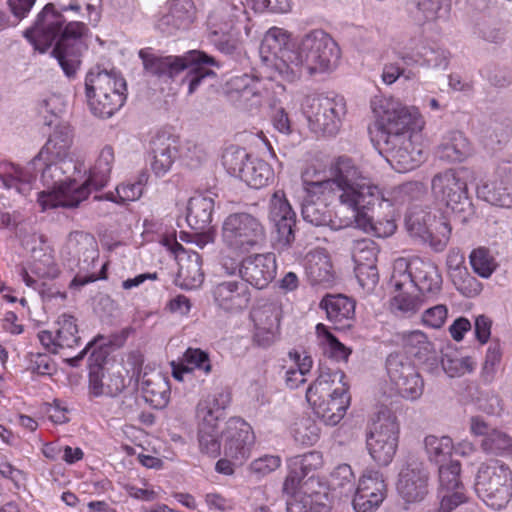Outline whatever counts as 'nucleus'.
Masks as SVG:
<instances>
[{
  "label": "nucleus",
  "instance_id": "obj_27",
  "mask_svg": "<svg viewBox=\"0 0 512 512\" xmlns=\"http://www.w3.org/2000/svg\"><path fill=\"white\" fill-rule=\"evenodd\" d=\"M226 93L237 107L245 110L259 107L263 99L261 81L249 74L232 76L226 82Z\"/></svg>",
  "mask_w": 512,
  "mask_h": 512
},
{
  "label": "nucleus",
  "instance_id": "obj_23",
  "mask_svg": "<svg viewBox=\"0 0 512 512\" xmlns=\"http://www.w3.org/2000/svg\"><path fill=\"white\" fill-rule=\"evenodd\" d=\"M269 220L276 230L278 243L289 246L295 239L296 214L283 190L275 191L270 199Z\"/></svg>",
  "mask_w": 512,
  "mask_h": 512
},
{
  "label": "nucleus",
  "instance_id": "obj_31",
  "mask_svg": "<svg viewBox=\"0 0 512 512\" xmlns=\"http://www.w3.org/2000/svg\"><path fill=\"white\" fill-rule=\"evenodd\" d=\"M254 322V341L258 346L269 347L278 334V312L272 305H265L254 309L251 313Z\"/></svg>",
  "mask_w": 512,
  "mask_h": 512
},
{
  "label": "nucleus",
  "instance_id": "obj_7",
  "mask_svg": "<svg viewBox=\"0 0 512 512\" xmlns=\"http://www.w3.org/2000/svg\"><path fill=\"white\" fill-rule=\"evenodd\" d=\"M127 85L118 72L92 69L85 78V93L90 111L99 118H109L126 101Z\"/></svg>",
  "mask_w": 512,
  "mask_h": 512
},
{
  "label": "nucleus",
  "instance_id": "obj_49",
  "mask_svg": "<svg viewBox=\"0 0 512 512\" xmlns=\"http://www.w3.org/2000/svg\"><path fill=\"white\" fill-rule=\"evenodd\" d=\"M177 156V148L173 140L159 138L154 142L151 169L157 177H162L171 169Z\"/></svg>",
  "mask_w": 512,
  "mask_h": 512
},
{
  "label": "nucleus",
  "instance_id": "obj_47",
  "mask_svg": "<svg viewBox=\"0 0 512 512\" xmlns=\"http://www.w3.org/2000/svg\"><path fill=\"white\" fill-rule=\"evenodd\" d=\"M322 113L328 117L331 115L330 122L322 123V134L329 136L336 135L342 125V119L346 113L344 98L335 92H328L322 97Z\"/></svg>",
  "mask_w": 512,
  "mask_h": 512
},
{
  "label": "nucleus",
  "instance_id": "obj_48",
  "mask_svg": "<svg viewBox=\"0 0 512 512\" xmlns=\"http://www.w3.org/2000/svg\"><path fill=\"white\" fill-rule=\"evenodd\" d=\"M477 195L484 201L498 207H512V192L506 179H493L477 187Z\"/></svg>",
  "mask_w": 512,
  "mask_h": 512
},
{
  "label": "nucleus",
  "instance_id": "obj_35",
  "mask_svg": "<svg viewBox=\"0 0 512 512\" xmlns=\"http://www.w3.org/2000/svg\"><path fill=\"white\" fill-rule=\"evenodd\" d=\"M323 485L327 490L324 496L331 502L339 501L342 497H348L355 487V476L351 466L339 464L334 467L325 483H322Z\"/></svg>",
  "mask_w": 512,
  "mask_h": 512
},
{
  "label": "nucleus",
  "instance_id": "obj_30",
  "mask_svg": "<svg viewBox=\"0 0 512 512\" xmlns=\"http://www.w3.org/2000/svg\"><path fill=\"white\" fill-rule=\"evenodd\" d=\"M168 11L158 21L157 27L164 33L173 34L188 29L194 21L192 0H169Z\"/></svg>",
  "mask_w": 512,
  "mask_h": 512
},
{
  "label": "nucleus",
  "instance_id": "obj_14",
  "mask_svg": "<svg viewBox=\"0 0 512 512\" xmlns=\"http://www.w3.org/2000/svg\"><path fill=\"white\" fill-rule=\"evenodd\" d=\"M391 389L408 401L418 400L424 391V380L410 359L402 354H391L386 361Z\"/></svg>",
  "mask_w": 512,
  "mask_h": 512
},
{
  "label": "nucleus",
  "instance_id": "obj_13",
  "mask_svg": "<svg viewBox=\"0 0 512 512\" xmlns=\"http://www.w3.org/2000/svg\"><path fill=\"white\" fill-rule=\"evenodd\" d=\"M406 226L412 237L429 244L436 252L446 248L451 235L447 218L438 211L412 210L406 217Z\"/></svg>",
  "mask_w": 512,
  "mask_h": 512
},
{
  "label": "nucleus",
  "instance_id": "obj_20",
  "mask_svg": "<svg viewBox=\"0 0 512 512\" xmlns=\"http://www.w3.org/2000/svg\"><path fill=\"white\" fill-rule=\"evenodd\" d=\"M61 257L71 266L89 269L98 261V245L95 238L83 231H73L67 236L61 250Z\"/></svg>",
  "mask_w": 512,
  "mask_h": 512
},
{
  "label": "nucleus",
  "instance_id": "obj_59",
  "mask_svg": "<svg viewBox=\"0 0 512 512\" xmlns=\"http://www.w3.org/2000/svg\"><path fill=\"white\" fill-rule=\"evenodd\" d=\"M341 49L328 34L322 32V74L332 73L340 65Z\"/></svg>",
  "mask_w": 512,
  "mask_h": 512
},
{
  "label": "nucleus",
  "instance_id": "obj_6",
  "mask_svg": "<svg viewBox=\"0 0 512 512\" xmlns=\"http://www.w3.org/2000/svg\"><path fill=\"white\" fill-rule=\"evenodd\" d=\"M139 57L144 69L159 77L172 78L187 70L183 82L187 83L189 94H193L205 78L215 75L210 66H218L213 57L198 50H191L183 56H158L147 48L139 51Z\"/></svg>",
  "mask_w": 512,
  "mask_h": 512
},
{
  "label": "nucleus",
  "instance_id": "obj_10",
  "mask_svg": "<svg viewBox=\"0 0 512 512\" xmlns=\"http://www.w3.org/2000/svg\"><path fill=\"white\" fill-rule=\"evenodd\" d=\"M266 241L261 220L247 212L229 214L222 222L221 242L225 250L240 255L260 248Z\"/></svg>",
  "mask_w": 512,
  "mask_h": 512
},
{
  "label": "nucleus",
  "instance_id": "obj_42",
  "mask_svg": "<svg viewBox=\"0 0 512 512\" xmlns=\"http://www.w3.org/2000/svg\"><path fill=\"white\" fill-rule=\"evenodd\" d=\"M378 249L376 244L370 239L358 240L352 248V257L355 262L356 277H362L365 270L369 269V280L374 282L377 278V260Z\"/></svg>",
  "mask_w": 512,
  "mask_h": 512
},
{
  "label": "nucleus",
  "instance_id": "obj_56",
  "mask_svg": "<svg viewBox=\"0 0 512 512\" xmlns=\"http://www.w3.org/2000/svg\"><path fill=\"white\" fill-rule=\"evenodd\" d=\"M395 290H414V273L411 269V261L406 258H397L393 263L390 279Z\"/></svg>",
  "mask_w": 512,
  "mask_h": 512
},
{
  "label": "nucleus",
  "instance_id": "obj_46",
  "mask_svg": "<svg viewBox=\"0 0 512 512\" xmlns=\"http://www.w3.org/2000/svg\"><path fill=\"white\" fill-rule=\"evenodd\" d=\"M404 346L407 353L413 355L420 361L430 362L431 373L438 368V360L434 354L433 344L428 340L426 334L420 330H414L404 336Z\"/></svg>",
  "mask_w": 512,
  "mask_h": 512
},
{
  "label": "nucleus",
  "instance_id": "obj_34",
  "mask_svg": "<svg viewBox=\"0 0 512 512\" xmlns=\"http://www.w3.org/2000/svg\"><path fill=\"white\" fill-rule=\"evenodd\" d=\"M511 484L512 471L510 467L499 460H492L481 464L478 468L474 488L478 492Z\"/></svg>",
  "mask_w": 512,
  "mask_h": 512
},
{
  "label": "nucleus",
  "instance_id": "obj_39",
  "mask_svg": "<svg viewBox=\"0 0 512 512\" xmlns=\"http://www.w3.org/2000/svg\"><path fill=\"white\" fill-rule=\"evenodd\" d=\"M38 239L40 245L31 249L30 270L38 278L55 279L59 276L60 269L53 250L46 244L43 236H39Z\"/></svg>",
  "mask_w": 512,
  "mask_h": 512
},
{
  "label": "nucleus",
  "instance_id": "obj_25",
  "mask_svg": "<svg viewBox=\"0 0 512 512\" xmlns=\"http://www.w3.org/2000/svg\"><path fill=\"white\" fill-rule=\"evenodd\" d=\"M429 475L423 464L410 461L399 472L397 491L407 503L422 501L428 493Z\"/></svg>",
  "mask_w": 512,
  "mask_h": 512
},
{
  "label": "nucleus",
  "instance_id": "obj_1",
  "mask_svg": "<svg viewBox=\"0 0 512 512\" xmlns=\"http://www.w3.org/2000/svg\"><path fill=\"white\" fill-rule=\"evenodd\" d=\"M371 109L378 144L390 166L399 173L420 166L425 161L421 135L424 121L418 109L386 96H375Z\"/></svg>",
  "mask_w": 512,
  "mask_h": 512
},
{
  "label": "nucleus",
  "instance_id": "obj_8",
  "mask_svg": "<svg viewBox=\"0 0 512 512\" xmlns=\"http://www.w3.org/2000/svg\"><path fill=\"white\" fill-rule=\"evenodd\" d=\"M473 172L467 167L449 168L435 174L431 180L432 195L452 213L465 222L472 213V204L467 193V182Z\"/></svg>",
  "mask_w": 512,
  "mask_h": 512
},
{
  "label": "nucleus",
  "instance_id": "obj_3",
  "mask_svg": "<svg viewBox=\"0 0 512 512\" xmlns=\"http://www.w3.org/2000/svg\"><path fill=\"white\" fill-rule=\"evenodd\" d=\"M64 18L48 3L38 13L33 26L23 32L24 37L41 53L56 41L52 51L67 77H73L81 63V36L86 31L82 22L72 21L62 28Z\"/></svg>",
  "mask_w": 512,
  "mask_h": 512
},
{
  "label": "nucleus",
  "instance_id": "obj_64",
  "mask_svg": "<svg viewBox=\"0 0 512 512\" xmlns=\"http://www.w3.org/2000/svg\"><path fill=\"white\" fill-rule=\"evenodd\" d=\"M455 288L466 297H475L482 290V283L472 276L468 270L451 279Z\"/></svg>",
  "mask_w": 512,
  "mask_h": 512
},
{
  "label": "nucleus",
  "instance_id": "obj_5",
  "mask_svg": "<svg viewBox=\"0 0 512 512\" xmlns=\"http://www.w3.org/2000/svg\"><path fill=\"white\" fill-rule=\"evenodd\" d=\"M329 178L322 180V195L336 185L341 209L351 211L355 207L363 211L370 204H376L382 199L378 186L362 175L361 170L352 159L341 156L330 166ZM365 213H360V221Z\"/></svg>",
  "mask_w": 512,
  "mask_h": 512
},
{
  "label": "nucleus",
  "instance_id": "obj_52",
  "mask_svg": "<svg viewBox=\"0 0 512 512\" xmlns=\"http://www.w3.org/2000/svg\"><path fill=\"white\" fill-rule=\"evenodd\" d=\"M424 447L430 461L441 463L450 457L454 444L449 436L428 435L424 439Z\"/></svg>",
  "mask_w": 512,
  "mask_h": 512
},
{
  "label": "nucleus",
  "instance_id": "obj_18",
  "mask_svg": "<svg viewBox=\"0 0 512 512\" xmlns=\"http://www.w3.org/2000/svg\"><path fill=\"white\" fill-rule=\"evenodd\" d=\"M224 455L239 465L249 456L255 442L251 426L239 417H231L222 432Z\"/></svg>",
  "mask_w": 512,
  "mask_h": 512
},
{
  "label": "nucleus",
  "instance_id": "obj_21",
  "mask_svg": "<svg viewBox=\"0 0 512 512\" xmlns=\"http://www.w3.org/2000/svg\"><path fill=\"white\" fill-rule=\"evenodd\" d=\"M302 216L306 222L320 226V163L315 160L306 164L301 172Z\"/></svg>",
  "mask_w": 512,
  "mask_h": 512
},
{
  "label": "nucleus",
  "instance_id": "obj_19",
  "mask_svg": "<svg viewBox=\"0 0 512 512\" xmlns=\"http://www.w3.org/2000/svg\"><path fill=\"white\" fill-rule=\"evenodd\" d=\"M460 472L461 465L458 461H451L439 467L440 507L438 512H452L467 501L465 488L460 480Z\"/></svg>",
  "mask_w": 512,
  "mask_h": 512
},
{
  "label": "nucleus",
  "instance_id": "obj_43",
  "mask_svg": "<svg viewBox=\"0 0 512 512\" xmlns=\"http://www.w3.org/2000/svg\"><path fill=\"white\" fill-rule=\"evenodd\" d=\"M115 157L114 150L111 146H105L100 151L94 166L89 171V177L81 182L92 190H99L103 188L110 179V173L113 167Z\"/></svg>",
  "mask_w": 512,
  "mask_h": 512
},
{
  "label": "nucleus",
  "instance_id": "obj_9",
  "mask_svg": "<svg viewBox=\"0 0 512 512\" xmlns=\"http://www.w3.org/2000/svg\"><path fill=\"white\" fill-rule=\"evenodd\" d=\"M399 437L400 425L394 412L386 407L379 409L366 430V449L378 466L391 464L398 449Z\"/></svg>",
  "mask_w": 512,
  "mask_h": 512
},
{
  "label": "nucleus",
  "instance_id": "obj_15",
  "mask_svg": "<svg viewBox=\"0 0 512 512\" xmlns=\"http://www.w3.org/2000/svg\"><path fill=\"white\" fill-rule=\"evenodd\" d=\"M393 51L407 65L446 69L449 64L448 51L430 45L420 37L405 38L395 43Z\"/></svg>",
  "mask_w": 512,
  "mask_h": 512
},
{
  "label": "nucleus",
  "instance_id": "obj_16",
  "mask_svg": "<svg viewBox=\"0 0 512 512\" xmlns=\"http://www.w3.org/2000/svg\"><path fill=\"white\" fill-rule=\"evenodd\" d=\"M353 491L352 505L355 512H375L387 496L383 473L375 468H366Z\"/></svg>",
  "mask_w": 512,
  "mask_h": 512
},
{
  "label": "nucleus",
  "instance_id": "obj_58",
  "mask_svg": "<svg viewBox=\"0 0 512 512\" xmlns=\"http://www.w3.org/2000/svg\"><path fill=\"white\" fill-rule=\"evenodd\" d=\"M469 259L473 271L485 279L489 278L498 266L490 251L484 247L474 249Z\"/></svg>",
  "mask_w": 512,
  "mask_h": 512
},
{
  "label": "nucleus",
  "instance_id": "obj_40",
  "mask_svg": "<svg viewBox=\"0 0 512 512\" xmlns=\"http://www.w3.org/2000/svg\"><path fill=\"white\" fill-rule=\"evenodd\" d=\"M124 387L123 379L106 373L101 366H95L89 372L88 391L90 397H114Z\"/></svg>",
  "mask_w": 512,
  "mask_h": 512
},
{
  "label": "nucleus",
  "instance_id": "obj_24",
  "mask_svg": "<svg viewBox=\"0 0 512 512\" xmlns=\"http://www.w3.org/2000/svg\"><path fill=\"white\" fill-rule=\"evenodd\" d=\"M324 371L322 367V385L336 383V387L329 395V400L326 403V407L322 408V422L327 425H336L344 417L346 410L350 403V397L347 393V388L342 382L344 374L339 369Z\"/></svg>",
  "mask_w": 512,
  "mask_h": 512
},
{
  "label": "nucleus",
  "instance_id": "obj_44",
  "mask_svg": "<svg viewBox=\"0 0 512 512\" xmlns=\"http://www.w3.org/2000/svg\"><path fill=\"white\" fill-rule=\"evenodd\" d=\"M214 199L209 196L197 195L189 200L187 222L195 230L207 228L213 218Z\"/></svg>",
  "mask_w": 512,
  "mask_h": 512
},
{
  "label": "nucleus",
  "instance_id": "obj_36",
  "mask_svg": "<svg viewBox=\"0 0 512 512\" xmlns=\"http://www.w3.org/2000/svg\"><path fill=\"white\" fill-rule=\"evenodd\" d=\"M411 269L414 273V289L417 288L423 295L436 296L442 287V277L436 265L420 258L411 260Z\"/></svg>",
  "mask_w": 512,
  "mask_h": 512
},
{
  "label": "nucleus",
  "instance_id": "obj_60",
  "mask_svg": "<svg viewBox=\"0 0 512 512\" xmlns=\"http://www.w3.org/2000/svg\"><path fill=\"white\" fill-rule=\"evenodd\" d=\"M143 189L144 183L141 179L133 182L128 181L118 185L115 192H108L105 198L118 204H125L138 200L143 193Z\"/></svg>",
  "mask_w": 512,
  "mask_h": 512
},
{
  "label": "nucleus",
  "instance_id": "obj_62",
  "mask_svg": "<svg viewBox=\"0 0 512 512\" xmlns=\"http://www.w3.org/2000/svg\"><path fill=\"white\" fill-rule=\"evenodd\" d=\"M502 354L503 349L500 341L497 339L492 340L487 348L481 372V377L485 382L489 383L494 379L497 367L502 359Z\"/></svg>",
  "mask_w": 512,
  "mask_h": 512
},
{
  "label": "nucleus",
  "instance_id": "obj_32",
  "mask_svg": "<svg viewBox=\"0 0 512 512\" xmlns=\"http://www.w3.org/2000/svg\"><path fill=\"white\" fill-rule=\"evenodd\" d=\"M473 154L469 139L461 131H450L438 144L435 155L447 163L463 162Z\"/></svg>",
  "mask_w": 512,
  "mask_h": 512
},
{
  "label": "nucleus",
  "instance_id": "obj_45",
  "mask_svg": "<svg viewBox=\"0 0 512 512\" xmlns=\"http://www.w3.org/2000/svg\"><path fill=\"white\" fill-rule=\"evenodd\" d=\"M141 389L144 398L155 408H163L167 405L170 396L169 382L161 373L145 374L141 381Z\"/></svg>",
  "mask_w": 512,
  "mask_h": 512
},
{
  "label": "nucleus",
  "instance_id": "obj_63",
  "mask_svg": "<svg viewBox=\"0 0 512 512\" xmlns=\"http://www.w3.org/2000/svg\"><path fill=\"white\" fill-rule=\"evenodd\" d=\"M295 441L304 446H312L316 444L320 438V427L316 421L312 419H303L296 426L293 431Z\"/></svg>",
  "mask_w": 512,
  "mask_h": 512
},
{
  "label": "nucleus",
  "instance_id": "obj_37",
  "mask_svg": "<svg viewBox=\"0 0 512 512\" xmlns=\"http://www.w3.org/2000/svg\"><path fill=\"white\" fill-rule=\"evenodd\" d=\"M72 142L73 134L71 129L67 126L57 127L53 134L50 135L45 146L32 160L31 167L40 165L42 160L48 159L49 157L55 160L67 161L66 158L68 157Z\"/></svg>",
  "mask_w": 512,
  "mask_h": 512
},
{
  "label": "nucleus",
  "instance_id": "obj_33",
  "mask_svg": "<svg viewBox=\"0 0 512 512\" xmlns=\"http://www.w3.org/2000/svg\"><path fill=\"white\" fill-rule=\"evenodd\" d=\"M322 309L333 328L341 330L351 326L355 315V302L342 294H328L322 299Z\"/></svg>",
  "mask_w": 512,
  "mask_h": 512
},
{
  "label": "nucleus",
  "instance_id": "obj_17",
  "mask_svg": "<svg viewBox=\"0 0 512 512\" xmlns=\"http://www.w3.org/2000/svg\"><path fill=\"white\" fill-rule=\"evenodd\" d=\"M375 204L368 205L362 212L365 213V218L360 221V208L355 207L350 212V215L340 216L341 210L336 212L335 218L326 219L322 215V227L328 226L331 230H339L347 227H355L366 233H372L376 237L385 238L391 236L396 230V224L393 220L373 222L371 211Z\"/></svg>",
  "mask_w": 512,
  "mask_h": 512
},
{
  "label": "nucleus",
  "instance_id": "obj_51",
  "mask_svg": "<svg viewBox=\"0 0 512 512\" xmlns=\"http://www.w3.org/2000/svg\"><path fill=\"white\" fill-rule=\"evenodd\" d=\"M289 360L292 365L286 371V385L290 389H296L300 384L305 382V374L312 368V358L297 350H292L288 353Z\"/></svg>",
  "mask_w": 512,
  "mask_h": 512
},
{
  "label": "nucleus",
  "instance_id": "obj_22",
  "mask_svg": "<svg viewBox=\"0 0 512 512\" xmlns=\"http://www.w3.org/2000/svg\"><path fill=\"white\" fill-rule=\"evenodd\" d=\"M277 263L274 253H256L242 259L240 280L256 289H264L275 278Z\"/></svg>",
  "mask_w": 512,
  "mask_h": 512
},
{
  "label": "nucleus",
  "instance_id": "obj_29",
  "mask_svg": "<svg viewBox=\"0 0 512 512\" xmlns=\"http://www.w3.org/2000/svg\"><path fill=\"white\" fill-rule=\"evenodd\" d=\"M469 428L473 436L481 437L480 447L485 453L507 456L512 437L506 432L490 426L479 416L471 417Z\"/></svg>",
  "mask_w": 512,
  "mask_h": 512
},
{
  "label": "nucleus",
  "instance_id": "obj_54",
  "mask_svg": "<svg viewBox=\"0 0 512 512\" xmlns=\"http://www.w3.org/2000/svg\"><path fill=\"white\" fill-rule=\"evenodd\" d=\"M251 159L245 149L231 146L224 151L222 164L230 175L239 178Z\"/></svg>",
  "mask_w": 512,
  "mask_h": 512
},
{
  "label": "nucleus",
  "instance_id": "obj_53",
  "mask_svg": "<svg viewBox=\"0 0 512 512\" xmlns=\"http://www.w3.org/2000/svg\"><path fill=\"white\" fill-rule=\"evenodd\" d=\"M443 371L451 378L471 373L475 362L471 357H459L455 352H446L441 359Z\"/></svg>",
  "mask_w": 512,
  "mask_h": 512
},
{
  "label": "nucleus",
  "instance_id": "obj_28",
  "mask_svg": "<svg viewBox=\"0 0 512 512\" xmlns=\"http://www.w3.org/2000/svg\"><path fill=\"white\" fill-rule=\"evenodd\" d=\"M215 306L225 313H238L246 309L251 299L248 285L239 280H225L212 288Z\"/></svg>",
  "mask_w": 512,
  "mask_h": 512
},
{
  "label": "nucleus",
  "instance_id": "obj_12",
  "mask_svg": "<svg viewBox=\"0 0 512 512\" xmlns=\"http://www.w3.org/2000/svg\"><path fill=\"white\" fill-rule=\"evenodd\" d=\"M320 453L310 452L300 458H296L289 465V472L283 483V493L288 501L297 500L302 496H308L320 506Z\"/></svg>",
  "mask_w": 512,
  "mask_h": 512
},
{
  "label": "nucleus",
  "instance_id": "obj_50",
  "mask_svg": "<svg viewBox=\"0 0 512 512\" xmlns=\"http://www.w3.org/2000/svg\"><path fill=\"white\" fill-rule=\"evenodd\" d=\"M273 176V169L267 162L257 157H252L239 178L251 188L260 189L268 185Z\"/></svg>",
  "mask_w": 512,
  "mask_h": 512
},
{
  "label": "nucleus",
  "instance_id": "obj_2",
  "mask_svg": "<svg viewBox=\"0 0 512 512\" xmlns=\"http://www.w3.org/2000/svg\"><path fill=\"white\" fill-rule=\"evenodd\" d=\"M32 161L21 168L14 164L0 167V190L10 194L27 196L33 189L35 171H41V182L47 190L38 192V202L43 210L56 207L72 208L78 206L90 195L87 185L81 184L76 176L65 177V169L77 171L72 161L55 160L51 157L42 160L40 165L31 167Z\"/></svg>",
  "mask_w": 512,
  "mask_h": 512
},
{
  "label": "nucleus",
  "instance_id": "obj_4",
  "mask_svg": "<svg viewBox=\"0 0 512 512\" xmlns=\"http://www.w3.org/2000/svg\"><path fill=\"white\" fill-rule=\"evenodd\" d=\"M291 35L278 27L270 28L259 48L262 60L271 64L287 81H294L304 72L312 76L320 67V39L317 30L310 31L297 49Z\"/></svg>",
  "mask_w": 512,
  "mask_h": 512
},
{
  "label": "nucleus",
  "instance_id": "obj_38",
  "mask_svg": "<svg viewBox=\"0 0 512 512\" xmlns=\"http://www.w3.org/2000/svg\"><path fill=\"white\" fill-rule=\"evenodd\" d=\"M204 281L202 258L197 252H190L179 257V270L175 283L181 289L199 288Z\"/></svg>",
  "mask_w": 512,
  "mask_h": 512
},
{
  "label": "nucleus",
  "instance_id": "obj_57",
  "mask_svg": "<svg viewBox=\"0 0 512 512\" xmlns=\"http://www.w3.org/2000/svg\"><path fill=\"white\" fill-rule=\"evenodd\" d=\"M322 350L325 356L334 362H347L351 349L341 343L322 324Z\"/></svg>",
  "mask_w": 512,
  "mask_h": 512
},
{
  "label": "nucleus",
  "instance_id": "obj_11",
  "mask_svg": "<svg viewBox=\"0 0 512 512\" xmlns=\"http://www.w3.org/2000/svg\"><path fill=\"white\" fill-rule=\"evenodd\" d=\"M231 402L230 393L217 391L201 399L197 405L198 442L202 453L217 457L221 451L219 421Z\"/></svg>",
  "mask_w": 512,
  "mask_h": 512
},
{
  "label": "nucleus",
  "instance_id": "obj_41",
  "mask_svg": "<svg viewBox=\"0 0 512 512\" xmlns=\"http://www.w3.org/2000/svg\"><path fill=\"white\" fill-rule=\"evenodd\" d=\"M229 12L230 16L223 21V27L220 30L215 29L214 35L226 34L234 26L236 22L242 21L246 18V8L242 0H228L220 3L208 16L207 25L209 28L217 27L218 22L222 20V14Z\"/></svg>",
  "mask_w": 512,
  "mask_h": 512
},
{
  "label": "nucleus",
  "instance_id": "obj_26",
  "mask_svg": "<svg viewBox=\"0 0 512 512\" xmlns=\"http://www.w3.org/2000/svg\"><path fill=\"white\" fill-rule=\"evenodd\" d=\"M41 345L51 353H58L61 349H72L80 344L78 326L74 316L61 314L56 321V330L51 332L43 330L38 333Z\"/></svg>",
  "mask_w": 512,
  "mask_h": 512
},
{
  "label": "nucleus",
  "instance_id": "obj_61",
  "mask_svg": "<svg viewBox=\"0 0 512 512\" xmlns=\"http://www.w3.org/2000/svg\"><path fill=\"white\" fill-rule=\"evenodd\" d=\"M476 493L478 497L491 509L502 510L512 499V484L488 489L487 491H478Z\"/></svg>",
  "mask_w": 512,
  "mask_h": 512
},
{
  "label": "nucleus",
  "instance_id": "obj_55",
  "mask_svg": "<svg viewBox=\"0 0 512 512\" xmlns=\"http://www.w3.org/2000/svg\"><path fill=\"white\" fill-rule=\"evenodd\" d=\"M414 290H395V295L391 300V309L403 316L415 314L422 305V300L418 295L413 294Z\"/></svg>",
  "mask_w": 512,
  "mask_h": 512
}]
</instances>
